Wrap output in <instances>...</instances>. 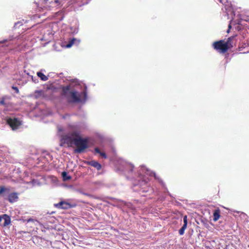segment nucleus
Instances as JSON below:
<instances>
[{
	"mask_svg": "<svg viewBox=\"0 0 249 249\" xmlns=\"http://www.w3.org/2000/svg\"><path fill=\"white\" fill-rule=\"evenodd\" d=\"M63 139L68 144L74 143L77 148L74 150L75 153H83L88 148V140L80 136L78 131H73L65 135Z\"/></svg>",
	"mask_w": 249,
	"mask_h": 249,
	"instance_id": "obj_1",
	"label": "nucleus"
},
{
	"mask_svg": "<svg viewBox=\"0 0 249 249\" xmlns=\"http://www.w3.org/2000/svg\"><path fill=\"white\" fill-rule=\"evenodd\" d=\"M139 176L140 178L139 185H140L141 188L140 191L143 193H149V194L152 193L153 189L148 184L149 179L147 176L151 177L154 176L155 178H156L155 173L148 170L145 167L142 166L139 171Z\"/></svg>",
	"mask_w": 249,
	"mask_h": 249,
	"instance_id": "obj_2",
	"label": "nucleus"
},
{
	"mask_svg": "<svg viewBox=\"0 0 249 249\" xmlns=\"http://www.w3.org/2000/svg\"><path fill=\"white\" fill-rule=\"evenodd\" d=\"M61 94L70 103L80 102L81 97L84 100L87 98V93L85 91L79 94L77 91L71 89V85L62 87Z\"/></svg>",
	"mask_w": 249,
	"mask_h": 249,
	"instance_id": "obj_3",
	"label": "nucleus"
},
{
	"mask_svg": "<svg viewBox=\"0 0 249 249\" xmlns=\"http://www.w3.org/2000/svg\"><path fill=\"white\" fill-rule=\"evenodd\" d=\"M0 196L7 199L10 203L15 202L18 199V193H10V189L3 186H0Z\"/></svg>",
	"mask_w": 249,
	"mask_h": 249,
	"instance_id": "obj_4",
	"label": "nucleus"
},
{
	"mask_svg": "<svg viewBox=\"0 0 249 249\" xmlns=\"http://www.w3.org/2000/svg\"><path fill=\"white\" fill-rule=\"evenodd\" d=\"M231 40V38H229L228 40L226 42H225L223 40L216 41L213 43V47L214 49L216 50L219 52L221 53H225L228 51L230 48V46H232L230 43Z\"/></svg>",
	"mask_w": 249,
	"mask_h": 249,
	"instance_id": "obj_5",
	"label": "nucleus"
},
{
	"mask_svg": "<svg viewBox=\"0 0 249 249\" xmlns=\"http://www.w3.org/2000/svg\"><path fill=\"white\" fill-rule=\"evenodd\" d=\"M6 123L13 130L18 129L21 125V121L17 118L9 117L6 118Z\"/></svg>",
	"mask_w": 249,
	"mask_h": 249,
	"instance_id": "obj_6",
	"label": "nucleus"
},
{
	"mask_svg": "<svg viewBox=\"0 0 249 249\" xmlns=\"http://www.w3.org/2000/svg\"><path fill=\"white\" fill-rule=\"evenodd\" d=\"M183 225L178 231V233L180 235H182L184 233V231L187 228V223H188L187 216L186 215H184L183 217Z\"/></svg>",
	"mask_w": 249,
	"mask_h": 249,
	"instance_id": "obj_7",
	"label": "nucleus"
},
{
	"mask_svg": "<svg viewBox=\"0 0 249 249\" xmlns=\"http://www.w3.org/2000/svg\"><path fill=\"white\" fill-rule=\"evenodd\" d=\"M55 207L63 209H67L71 208V205L65 201H61L58 203L54 204Z\"/></svg>",
	"mask_w": 249,
	"mask_h": 249,
	"instance_id": "obj_8",
	"label": "nucleus"
},
{
	"mask_svg": "<svg viewBox=\"0 0 249 249\" xmlns=\"http://www.w3.org/2000/svg\"><path fill=\"white\" fill-rule=\"evenodd\" d=\"M219 2L225 6L226 10L230 11L231 10V3L228 0H219Z\"/></svg>",
	"mask_w": 249,
	"mask_h": 249,
	"instance_id": "obj_9",
	"label": "nucleus"
},
{
	"mask_svg": "<svg viewBox=\"0 0 249 249\" xmlns=\"http://www.w3.org/2000/svg\"><path fill=\"white\" fill-rule=\"evenodd\" d=\"M2 219L4 220V222L3 223V226L6 227L9 225L11 223V218L10 217L6 214H4L2 215Z\"/></svg>",
	"mask_w": 249,
	"mask_h": 249,
	"instance_id": "obj_10",
	"label": "nucleus"
},
{
	"mask_svg": "<svg viewBox=\"0 0 249 249\" xmlns=\"http://www.w3.org/2000/svg\"><path fill=\"white\" fill-rule=\"evenodd\" d=\"M91 166L94 167L96 168L98 170H99L101 169L102 166L101 165L96 161L92 160L90 161L89 163Z\"/></svg>",
	"mask_w": 249,
	"mask_h": 249,
	"instance_id": "obj_11",
	"label": "nucleus"
},
{
	"mask_svg": "<svg viewBox=\"0 0 249 249\" xmlns=\"http://www.w3.org/2000/svg\"><path fill=\"white\" fill-rule=\"evenodd\" d=\"M42 71L41 70V71H38L37 72V76L40 78V79L43 81H46L47 80H48V76L45 75L42 72Z\"/></svg>",
	"mask_w": 249,
	"mask_h": 249,
	"instance_id": "obj_12",
	"label": "nucleus"
},
{
	"mask_svg": "<svg viewBox=\"0 0 249 249\" xmlns=\"http://www.w3.org/2000/svg\"><path fill=\"white\" fill-rule=\"evenodd\" d=\"M220 210L219 209H216L214 210L213 213V220L214 221H216L218 220L220 217Z\"/></svg>",
	"mask_w": 249,
	"mask_h": 249,
	"instance_id": "obj_13",
	"label": "nucleus"
},
{
	"mask_svg": "<svg viewBox=\"0 0 249 249\" xmlns=\"http://www.w3.org/2000/svg\"><path fill=\"white\" fill-rule=\"evenodd\" d=\"M9 104V102L7 100L6 97H3L0 101V105H3L5 107H8Z\"/></svg>",
	"mask_w": 249,
	"mask_h": 249,
	"instance_id": "obj_14",
	"label": "nucleus"
},
{
	"mask_svg": "<svg viewBox=\"0 0 249 249\" xmlns=\"http://www.w3.org/2000/svg\"><path fill=\"white\" fill-rule=\"evenodd\" d=\"M62 176L63 179L64 181H67L71 179V177L69 176L67 173L65 171H64L62 173Z\"/></svg>",
	"mask_w": 249,
	"mask_h": 249,
	"instance_id": "obj_15",
	"label": "nucleus"
},
{
	"mask_svg": "<svg viewBox=\"0 0 249 249\" xmlns=\"http://www.w3.org/2000/svg\"><path fill=\"white\" fill-rule=\"evenodd\" d=\"M94 150H95V153L99 154H100V155L102 158H104V159H106V158H107V155H106V153H104V152H101V151H100V149H99L98 148L96 147V148H95Z\"/></svg>",
	"mask_w": 249,
	"mask_h": 249,
	"instance_id": "obj_16",
	"label": "nucleus"
},
{
	"mask_svg": "<svg viewBox=\"0 0 249 249\" xmlns=\"http://www.w3.org/2000/svg\"><path fill=\"white\" fill-rule=\"evenodd\" d=\"M134 166L131 164H126L125 170L127 171L128 172H131L133 171Z\"/></svg>",
	"mask_w": 249,
	"mask_h": 249,
	"instance_id": "obj_17",
	"label": "nucleus"
},
{
	"mask_svg": "<svg viewBox=\"0 0 249 249\" xmlns=\"http://www.w3.org/2000/svg\"><path fill=\"white\" fill-rule=\"evenodd\" d=\"M76 41L75 38H73L67 44V48H70L72 46V45L74 43V42Z\"/></svg>",
	"mask_w": 249,
	"mask_h": 249,
	"instance_id": "obj_18",
	"label": "nucleus"
},
{
	"mask_svg": "<svg viewBox=\"0 0 249 249\" xmlns=\"http://www.w3.org/2000/svg\"><path fill=\"white\" fill-rule=\"evenodd\" d=\"M13 39V37L12 36H9L8 37V39H4L1 41H0V43H5L8 41H10V40H12Z\"/></svg>",
	"mask_w": 249,
	"mask_h": 249,
	"instance_id": "obj_19",
	"label": "nucleus"
},
{
	"mask_svg": "<svg viewBox=\"0 0 249 249\" xmlns=\"http://www.w3.org/2000/svg\"><path fill=\"white\" fill-rule=\"evenodd\" d=\"M12 89L15 90V91L16 92V93H18L19 92V90H18V88L17 87H14V86H13L12 87Z\"/></svg>",
	"mask_w": 249,
	"mask_h": 249,
	"instance_id": "obj_20",
	"label": "nucleus"
},
{
	"mask_svg": "<svg viewBox=\"0 0 249 249\" xmlns=\"http://www.w3.org/2000/svg\"><path fill=\"white\" fill-rule=\"evenodd\" d=\"M42 1L41 0H40L39 1H35V3L37 5V7H39V5L40 4V1Z\"/></svg>",
	"mask_w": 249,
	"mask_h": 249,
	"instance_id": "obj_21",
	"label": "nucleus"
},
{
	"mask_svg": "<svg viewBox=\"0 0 249 249\" xmlns=\"http://www.w3.org/2000/svg\"><path fill=\"white\" fill-rule=\"evenodd\" d=\"M32 79L33 81H34L35 83H36L38 82L37 79H36V78H34L33 76H32Z\"/></svg>",
	"mask_w": 249,
	"mask_h": 249,
	"instance_id": "obj_22",
	"label": "nucleus"
},
{
	"mask_svg": "<svg viewBox=\"0 0 249 249\" xmlns=\"http://www.w3.org/2000/svg\"><path fill=\"white\" fill-rule=\"evenodd\" d=\"M124 205L127 206V207H129L131 205L130 203H127L126 202H124Z\"/></svg>",
	"mask_w": 249,
	"mask_h": 249,
	"instance_id": "obj_23",
	"label": "nucleus"
},
{
	"mask_svg": "<svg viewBox=\"0 0 249 249\" xmlns=\"http://www.w3.org/2000/svg\"><path fill=\"white\" fill-rule=\"evenodd\" d=\"M51 219H52V220L51 221V223H53L54 222V218L53 217H50Z\"/></svg>",
	"mask_w": 249,
	"mask_h": 249,
	"instance_id": "obj_24",
	"label": "nucleus"
},
{
	"mask_svg": "<svg viewBox=\"0 0 249 249\" xmlns=\"http://www.w3.org/2000/svg\"><path fill=\"white\" fill-rule=\"evenodd\" d=\"M54 2L55 3H59V0H54Z\"/></svg>",
	"mask_w": 249,
	"mask_h": 249,
	"instance_id": "obj_25",
	"label": "nucleus"
},
{
	"mask_svg": "<svg viewBox=\"0 0 249 249\" xmlns=\"http://www.w3.org/2000/svg\"><path fill=\"white\" fill-rule=\"evenodd\" d=\"M2 219V216L0 215V222L1 221Z\"/></svg>",
	"mask_w": 249,
	"mask_h": 249,
	"instance_id": "obj_26",
	"label": "nucleus"
},
{
	"mask_svg": "<svg viewBox=\"0 0 249 249\" xmlns=\"http://www.w3.org/2000/svg\"><path fill=\"white\" fill-rule=\"evenodd\" d=\"M49 0H44V1L45 2V3H47V1H48Z\"/></svg>",
	"mask_w": 249,
	"mask_h": 249,
	"instance_id": "obj_27",
	"label": "nucleus"
},
{
	"mask_svg": "<svg viewBox=\"0 0 249 249\" xmlns=\"http://www.w3.org/2000/svg\"><path fill=\"white\" fill-rule=\"evenodd\" d=\"M18 23H15V26H16V25H17V24H18Z\"/></svg>",
	"mask_w": 249,
	"mask_h": 249,
	"instance_id": "obj_28",
	"label": "nucleus"
}]
</instances>
